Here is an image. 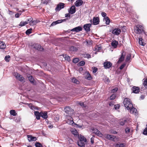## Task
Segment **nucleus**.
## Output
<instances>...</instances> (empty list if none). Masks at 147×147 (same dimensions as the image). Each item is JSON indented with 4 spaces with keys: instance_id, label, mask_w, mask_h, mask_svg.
Here are the masks:
<instances>
[{
    "instance_id": "680f3d73",
    "label": "nucleus",
    "mask_w": 147,
    "mask_h": 147,
    "mask_svg": "<svg viewBox=\"0 0 147 147\" xmlns=\"http://www.w3.org/2000/svg\"><path fill=\"white\" fill-rule=\"evenodd\" d=\"M57 24L60 23L62 22V20H58L56 21Z\"/></svg>"
},
{
    "instance_id": "f3484780",
    "label": "nucleus",
    "mask_w": 147,
    "mask_h": 147,
    "mask_svg": "<svg viewBox=\"0 0 147 147\" xmlns=\"http://www.w3.org/2000/svg\"><path fill=\"white\" fill-rule=\"evenodd\" d=\"M116 137L112 135L107 134L106 135V138H107L111 140H112L115 141L114 139Z\"/></svg>"
},
{
    "instance_id": "20e7f679",
    "label": "nucleus",
    "mask_w": 147,
    "mask_h": 147,
    "mask_svg": "<svg viewBox=\"0 0 147 147\" xmlns=\"http://www.w3.org/2000/svg\"><path fill=\"white\" fill-rule=\"evenodd\" d=\"M64 111L69 115H71L73 113V110L69 107H65L64 109Z\"/></svg>"
},
{
    "instance_id": "6ab92c4d",
    "label": "nucleus",
    "mask_w": 147,
    "mask_h": 147,
    "mask_svg": "<svg viewBox=\"0 0 147 147\" xmlns=\"http://www.w3.org/2000/svg\"><path fill=\"white\" fill-rule=\"evenodd\" d=\"M41 112L40 113L38 111H36L34 112V114L37 119L39 120L40 119V117L41 116Z\"/></svg>"
},
{
    "instance_id": "423d86ee",
    "label": "nucleus",
    "mask_w": 147,
    "mask_h": 147,
    "mask_svg": "<svg viewBox=\"0 0 147 147\" xmlns=\"http://www.w3.org/2000/svg\"><path fill=\"white\" fill-rule=\"evenodd\" d=\"M65 4L60 3L58 4L55 8V10L57 11H59L61 9L64 8Z\"/></svg>"
},
{
    "instance_id": "6e6552de",
    "label": "nucleus",
    "mask_w": 147,
    "mask_h": 147,
    "mask_svg": "<svg viewBox=\"0 0 147 147\" xmlns=\"http://www.w3.org/2000/svg\"><path fill=\"white\" fill-rule=\"evenodd\" d=\"M121 32V29L119 28H115L113 30L112 32L113 34L116 35H119Z\"/></svg>"
},
{
    "instance_id": "58836bf2",
    "label": "nucleus",
    "mask_w": 147,
    "mask_h": 147,
    "mask_svg": "<svg viewBox=\"0 0 147 147\" xmlns=\"http://www.w3.org/2000/svg\"><path fill=\"white\" fill-rule=\"evenodd\" d=\"M143 85L145 88L147 89V78L144 80L143 83Z\"/></svg>"
},
{
    "instance_id": "79ce46f5",
    "label": "nucleus",
    "mask_w": 147,
    "mask_h": 147,
    "mask_svg": "<svg viewBox=\"0 0 147 147\" xmlns=\"http://www.w3.org/2000/svg\"><path fill=\"white\" fill-rule=\"evenodd\" d=\"M85 62L83 61H81L78 64V66H83L85 64Z\"/></svg>"
},
{
    "instance_id": "6e6d98bb",
    "label": "nucleus",
    "mask_w": 147,
    "mask_h": 147,
    "mask_svg": "<svg viewBox=\"0 0 147 147\" xmlns=\"http://www.w3.org/2000/svg\"><path fill=\"white\" fill-rule=\"evenodd\" d=\"M101 15L102 17L105 18L106 16V14L104 12H103L101 13Z\"/></svg>"
},
{
    "instance_id": "09e8293b",
    "label": "nucleus",
    "mask_w": 147,
    "mask_h": 147,
    "mask_svg": "<svg viewBox=\"0 0 147 147\" xmlns=\"http://www.w3.org/2000/svg\"><path fill=\"white\" fill-rule=\"evenodd\" d=\"M143 134L145 135H147V128H146L144 130Z\"/></svg>"
},
{
    "instance_id": "bb28decb",
    "label": "nucleus",
    "mask_w": 147,
    "mask_h": 147,
    "mask_svg": "<svg viewBox=\"0 0 147 147\" xmlns=\"http://www.w3.org/2000/svg\"><path fill=\"white\" fill-rule=\"evenodd\" d=\"M127 121V120L125 119H121L120 120L119 122L121 125H123Z\"/></svg>"
},
{
    "instance_id": "1a4fd4ad",
    "label": "nucleus",
    "mask_w": 147,
    "mask_h": 147,
    "mask_svg": "<svg viewBox=\"0 0 147 147\" xmlns=\"http://www.w3.org/2000/svg\"><path fill=\"white\" fill-rule=\"evenodd\" d=\"M34 48L37 50L40 51H42L43 49L41 47V46L38 44H36L34 45Z\"/></svg>"
},
{
    "instance_id": "bf43d9fd",
    "label": "nucleus",
    "mask_w": 147,
    "mask_h": 147,
    "mask_svg": "<svg viewBox=\"0 0 147 147\" xmlns=\"http://www.w3.org/2000/svg\"><path fill=\"white\" fill-rule=\"evenodd\" d=\"M130 55L129 56H128L127 57L126 59V61H128L130 59Z\"/></svg>"
},
{
    "instance_id": "f8f14e48",
    "label": "nucleus",
    "mask_w": 147,
    "mask_h": 147,
    "mask_svg": "<svg viewBox=\"0 0 147 147\" xmlns=\"http://www.w3.org/2000/svg\"><path fill=\"white\" fill-rule=\"evenodd\" d=\"M112 65V63L110 62H105L104 63V66L105 68H109Z\"/></svg>"
},
{
    "instance_id": "2eb2a0df",
    "label": "nucleus",
    "mask_w": 147,
    "mask_h": 147,
    "mask_svg": "<svg viewBox=\"0 0 147 147\" xmlns=\"http://www.w3.org/2000/svg\"><path fill=\"white\" fill-rule=\"evenodd\" d=\"M82 30V28L81 26H79L72 29L71 30V31L78 32L79 31H81Z\"/></svg>"
},
{
    "instance_id": "5fc2aeb1",
    "label": "nucleus",
    "mask_w": 147,
    "mask_h": 147,
    "mask_svg": "<svg viewBox=\"0 0 147 147\" xmlns=\"http://www.w3.org/2000/svg\"><path fill=\"white\" fill-rule=\"evenodd\" d=\"M125 66V64H122L120 67V69H122Z\"/></svg>"
},
{
    "instance_id": "de8ad7c7",
    "label": "nucleus",
    "mask_w": 147,
    "mask_h": 147,
    "mask_svg": "<svg viewBox=\"0 0 147 147\" xmlns=\"http://www.w3.org/2000/svg\"><path fill=\"white\" fill-rule=\"evenodd\" d=\"M118 90V88H115L114 89L111 90V92L114 93L117 92Z\"/></svg>"
},
{
    "instance_id": "9b49d317",
    "label": "nucleus",
    "mask_w": 147,
    "mask_h": 147,
    "mask_svg": "<svg viewBox=\"0 0 147 147\" xmlns=\"http://www.w3.org/2000/svg\"><path fill=\"white\" fill-rule=\"evenodd\" d=\"M27 137L28 141L30 142L35 141L36 140V138L35 137L32 136L31 135H27Z\"/></svg>"
},
{
    "instance_id": "13d9d810",
    "label": "nucleus",
    "mask_w": 147,
    "mask_h": 147,
    "mask_svg": "<svg viewBox=\"0 0 147 147\" xmlns=\"http://www.w3.org/2000/svg\"><path fill=\"white\" fill-rule=\"evenodd\" d=\"M28 106L31 109H32V107L33 106V105L32 104H27Z\"/></svg>"
},
{
    "instance_id": "c9c22d12",
    "label": "nucleus",
    "mask_w": 147,
    "mask_h": 147,
    "mask_svg": "<svg viewBox=\"0 0 147 147\" xmlns=\"http://www.w3.org/2000/svg\"><path fill=\"white\" fill-rule=\"evenodd\" d=\"M10 113L11 115L15 116L16 115V112L15 110H11L10 111Z\"/></svg>"
},
{
    "instance_id": "9d476101",
    "label": "nucleus",
    "mask_w": 147,
    "mask_h": 147,
    "mask_svg": "<svg viewBox=\"0 0 147 147\" xmlns=\"http://www.w3.org/2000/svg\"><path fill=\"white\" fill-rule=\"evenodd\" d=\"M91 26V24H87L84 26V28L85 30L87 32H89L90 30V28Z\"/></svg>"
},
{
    "instance_id": "4be33fe9",
    "label": "nucleus",
    "mask_w": 147,
    "mask_h": 147,
    "mask_svg": "<svg viewBox=\"0 0 147 147\" xmlns=\"http://www.w3.org/2000/svg\"><path fill=\"white\" fill-rule=\"evenodd\" d=\"M129 110H130V112L131 113L135 114H136L137 110L136 109L133 107Z\"/></svg>"
},
{
    "instance_id": "49530a36",
    "label": "nucleus",
    "mask_w": 147,
    "mask_h": 147,
    "mask_svg": "<svg viewBox=\"0 0 147 147\" xmlns=\"http://www.w3.org/2000/svg\"><path fill=\"white\" fill-rule=\"evenodd\" d=\"M130 129L129 127H127L125 129V131L126 133H129L130 131Z\"/></svg>"
},
{
    "instance_id": "0e129e2a",
    "label": "nucleus",
    "mask_w": 147,
    "mask_h": 147,
    "mask_svg": "<svg viewBox=\"0 0 147 147\" xmlns=\"http://www.w3.org/2000/svg\"><path fill=\"white\" fill-rule=\"evenodd\" d=\"M19 26H23L25 25L23 23V22L22 21L20 22V23L19 24Z\"/></svg>"
},
{
    "instance_id": "7c9ffc66",
    "label": "nucleus",
    "mask_w": 147,
    "mask_h": 147,
    "mask_svg": "<svg viewBox=\"0 0 147 147\" xmlns=\"http://www.w3.org/2000/svg\"><path fill=\"white\" fill-rule=\"evenodd\" d=\"M139 42L140 45L143 46L145 45V44L143 42V40L142 38H139Z\"/></svg>"
},
{
    "instance_id": "a19ab883",
    "label": "nucleus",
    "mask_w": 147,
    "mask_h": 147,
    "mask_svg": "<svg viewBox=\"0 0 147 147\" xmlns=\"http://www.w3.org/2000/svg\"><path fill=\"white\" fill-rule=\"evenodd\" d=\"M32 29L31 28L27 30L26 32V33L27 35H28L31 33V31Z\"/></svg>"
},
{
    "instance_id": "c03bdc74",
    "label": "nucleus",
    "mask_w": 147,
    "mask_h": 147,
    "mask_svg": "<svg viewBox=\"0 0 147 147\" xmlns=\"http://www.w3.org/2000/svg\"><path fill=\"white\" fill-rule=\"evenodd\" d=\"M79 61V59L78 58H76L73 59V63H77Z\"/></svg>"
},
{
    "instance_id": "2f4dec72",
    "label": "nucleus",
    "mask_w": 147,
    "mask_h": 147,
    "mask_svg": "<svg viewBox=\"0 0 147 147\" xmlns=\"http://www.w3.org/2000/svg\"><path fill=\"white\" fill-rule=\"evenodd\" d=\"M28 79L31 83H33L34 79L32 76L28 77Z\"/></svg>"
},
{
    "instance_id": "37998d69",
    "label": "nucleus",
    "mask_w": 147,
    "mask_h": 147,
    "mask_svg": "<svg viewBox=\"0 0 147 147\" xmlns=\"http://www.w3.org/2000/svg\"><path fill=\"white\" fill-rule=\"evenodd\" d=\"M116 96L115 94H113L110 97V99L111 100H114L116 98Z\"/></svg>"
},
{
    "instance_id": "0eeeda50",
    "label": "nucleus",
    "mask_w": 147,
    "mask_h": 147,
    "mask_svg": "<svg viewBox=\"0 0 147 147\" xmlns=\"http://www.w3.org/2000/svg\"><path fill=\"white\" fill-rule=\"evenodd\" d=\"M15 76L17 78V79L20 82H22L24 80V78L22 76L18 73H16L15 75Z\"/></svg>"
},
{
    "instance_id": "a18cd8bd",
    "label": "nucleus",
    "mask_w": 147,
    "mask_h": 147,
    "mask_svg": "<svg viewBox=\"0 0 147 147\" xmlns=\"http://www.w3.org/2000/svg\"><path fill=\"white\" fill-rule=\"evenodd\" d=\"M81 106L83 107H85L86 106L83 102H80L78 104Z\"/></svg>"
},
{
    "instance_id": "ea45409f",
    "label": "nucleus",
    "mask_w": 147,
    "mask_h": 147,
    "mask_svg": "<svg viewBox=\"0 0 147 147\" xmlns=\"http://www.w3.org/2000/svg\"><path fill=\"white\" fill-rule=\"evenodd\" d=\"M36 147H42V145L40 143L36 142L35 144Z\"/></svg>"
},
{
    "instance_id": "3c124183",
    "label": "nucleus",
    "mask_w": 147,
    "mask_h": 147,
    "mask_svg": "<svg viewBox=\"0 0 147 147\" xmlns=\"http://www.w3.org/2000/svg\"><path fill=\"white\" fill-rule=\"evenodd\" d=\"M120 107V105L117 104V105H114V108L116 110L117 109H119Z\"/></svg>"
},
{
    "instance_id": "dca6fc26",
    "label": "nucleus",
    "mask_w": 147,
    "mask_h": 147,
    "mask_svg": "<svg viewBox=\"0 0 147 147\" xmlns=\"http://www.w3.org/2000/svg\"><path fill=\"white\" fill-rule=\"evenodd\" d=\"M132 90L133 93H138L140 91V89L138 87L134 86L132 88Z\"/></svg>"
},
{
    "instance_id": "39448f33",
    "label": "nucleus",
    "mask_w": 147,
    "mask_h": 147,
    "mask_svg": "<svg viewBox=\"0 0 147 147\" xmlns=\"http://www.w3.org/2000/svg\"><path fill=\"white\" fill-rule=\"evenodd\" d=\"M28 22H29V24L31 26L35 25L38 22V21L37 20H33L32 18H30L28 19Z\"/></svg>"
},
{
    "instance_id": "412c9836",
    "label": "nucleus",
    "mask_w": 147,
    "mask_h": 147,
    "mask_svg": "<svg viewBox=\"0 0 147 147\" xmlns=\"http://www.w3.org/2000/svg\"><path fill=\"white\" fill-rule=\"evenodd\" d=\"M6 45L5 43L2 41H0V49H4L6 48Z\"/></svg>"
},
{
    "instance_id": "b1692460",
    "label": "nucleus",
    "mask_w": 147,
    "mask_h": 147,
    "mask_svg": "<svg viewBox=\"0 0 147 147\" xmlns=\"http://www.w3.org/2000/svg\"><path fill=\"white\" fill-rule=\"evenodd\" d=\"M78 50V48L74 46H71L69 48V50L71 51L76 52Z\"/></svg>"
},
{
    "instance_id": "c85d7f7f",
    "label": "nucleus",
    "mask_w": 147,
    "mask_h": 147,
    "mask_svg": "<svg viewBox=\"0 0 147 147\" xmlns=\"http://www.w3.org/2000/svg\"><path fill=\"white\" fill-rule=\"evenodd\" d=\"M85 78L88 80H90L92 79V77L89 73H88L86 75Z\"/></svg>"
},
{
    "instance_id": "864d4df0",
    "label": "nucleus",
    "mask_w": 147,
    "mask_h": 147,
    "mask_svg": "<svg viewBox=\"0 0 147 147\" xmlns=\"http://www.w3.org/2000/svg\"><path fill=\"white\" fill-rule=\"evenodd\" d=\"M72 133L74 135H77L78 134V133L76 130H74L72 131Z\"/></svg>"
},
{
    "instance_id": "69168bd1",
    "label": "nucleus",
    "mask_w": 147,
    "mask_h": 147,
    "mask_svg": "<svg viewBox=\"0 0 147 147\" xmlns=\"http://www.w3.org/2000/svg\"><path fill=\"white\" fill-rule=\"evenodd\" d=\"M86 42L87 44L88 45H90L91 44V42L89 40H86Z\"/></svg>"
},
{
    "instance_id": "f03ea898",
    "label": "nucleus",
    "mask_w": 147,
    "mask_h": 147,
    "mask_svg": "<svg viewBox=\"0 0 147 147\" xmlns=\"http://www.w3.org/2000/svg\"><path fill=\"white\" fill-rule=\"evenodd\" d=\"M123 104L127 109L129 110L133 107V104L130 100L127 98H125L124 100Z\"/></svg>"
},
{
    "instance_id": "f704fd0d",
    "label": "nucleus",
    "mask_w": 147,
    "mask_h": 147,
    "mask_svg": "<svg viewBox=\"0 0 147 147\" xmlns=\"http://www.w3.org/2000/svg\"><path fill=\"white\" fill-rule=\"evenodd\" d=\"M72 81L74 83H75L76 84H79V81L75 78H73L72 79Z\"/></svg>"
},
{
    "instance_id": "ddd939ff",
    "label": "nucleus",
    "mask_w": 147,
    "mask_h": 147,
    "mask_svg": "<svg viewBox=\"0 0 147 147\" xmlns=\"http://www.w3.org/2000/svg\"><path fill=\"white\" fill-rule=\"evenodd\" d=\"M76 11V8L74 5L72 6L70 8L69 12L71 14L74 13Z\"/></svg>"
},
{
    "instance_id": "72a5a7b5",
    "label": "nucleus",
    "mask_w": 147,
    "mask_h": 147,
    "mask_svg": "<svg viewBox=\"0 0 147 147\" xmlns=\"http://www.w3.org/2000/svg\"><path fill=\"white\" fill-rule=\"evenodd\" d=\"M102 49L101 46L100 45H97L95 47V50L97 51H99Z\"/></svg>"
},
{
    "instance_id": "5701e85b",
    "label": "nucleus",
    "mask_w": 147,
    "mask_h": 147,
    "mask_svg": "<svg viewBox=\"0 0 147 147\" xmlns=\"http://www.w3.org/2000/svg\"><path fill=\"white\" fill-rule=\"evenodd\" d=\"M118 45V42L115 40L113 41L111 43V46L114 48H116Z\"/></svg>"
},
{
    "instance_id": "603ef678",
    "label": "nucleus",
    "mask_w": 147,
    "mask_h": 147,
    "mask_svg": "<svg viewBox=\"0 0 147 147\" xmlns=\"http://www.w3.org/2000/svg\"><path fill=\"white\" fill-rule=\"evenodd\" d=\"M94 136H93L90 139V142L92 144H93L94 142Z\"/></svg>"
},
{
    "instance_id": "4c0bfd02",
    "label": "nucleus",
    "mask_w": 147,
    "mask_h": 147,
    "mask_svg": "<svg viewBox=\"0 0 147 147\" xmlns=\"http://www.w3.org/2000/svg\"><path fill=\"white\" fill-rule=\"evenodd\" d=\"M10 56L9 55H8L5 56V59L7 62H8L10 60Z\"/></svg>"
},
{
    "instance_id": "4d7b16f0",
    "label": "nucleus",
    "mask_w": 147,
    "mask_h": 147,
    "mask_svg": "<svg viewBox=\"0 0 147 147\" xmlns=\"http://www.w3.org/2000/svg\"><path fill=\"white\" fill-rule=\"evenodd\" d=\"M38 107H35L34 105L32 109V110H38Z\"/></svg>"
},
{
    "instance_id": "f257e3e1",
    "label": "nucleus",
    "mask_w": 147,
    "mask_h": 147,
    "mask_svg": "<svg viewBox=\"0 0 147 147\" xmlns=\"http://www.w3.org/2000/svg\"><path fill=\"white\" fill-rule=\"evenodd\" d=\"M78 138L79 139V140L78 142V145L81 147H84V143L87 141L86 138L81 135H78Z\"/></svg>"
},
{
    "instance_id": "8fccbe9b",
    "label": "nucleus",
    "mask_w": 147,
    "mask_h": 147,
    "mask_svg": "<svg viewBox=\"0 0 147 147\" xmlns=\"http://www.w3.org/2000/svg\"><path fill=\"white\" fill-rule=\"evenodd\" d=\"M97 68L95 67H94L93 69L92 72L93 73H95L97 71Z\"/></svg>"
},
{
    "instance_id": "4468645a",
    "label": "nucleus",
    "mask_w": 147,
    "mask_h": 147,
    "mask_svg": "<svg viewBox=\"0 0 147 147\" xmlns=\"http://www.w3.org/2000/svg\"><path fill=\"white\" fill-rule=\"evenodd\" d=\"M99 18L98 17H94L93 19V24L94 25H96L99 24Z\"/></svg>"
},
{
    "instance_id": "052dcab7",
    "label": "nucleus",
    "mask_w": 147,
    "mask_h": 147,
    "mask_svg": "<svg viewBox=\"0 0 147 147\" xmlns=\"http://www.w3.org/2000/svg\"><path fill=\"white\" fill-rule=\"evenodd\" d=\"M57 24V23L56 22V21H55V22H53L51 24V25L52 26H54L55 25H56V24Z\"/></svg>"
},
{
    "instance_id": "a211bd4d",
    "label": "nucleus",
    "mask_w": 147,
    "mask_h": 147,
    "mask_svg": "<svg viewBox=\"0 0 147 147\" xmlns=\"http://www.w3.org/2000/svg\"><path fill=\"white\" fill-rule=\"evenodd\" d=\"M83 3L82 0H77L75 2V5L76 7H78L82 5Z\"/></svg>"
},
{
    "instance_id": "e433bc0d",
    "label": "nucleus",
    "mask_w": 147,
    "mask_h": 147,
    "mask_svg": "<svg viewBox=\"0 0 147 147\" xmlns=\"http://www.w3.org/2000/svg\"><path fill=\"white\" fill-rule=\"evenodd\" d=\"M50 1V0H42L41 3L43 4H47Z\"/></svg>"
},
{
    "instance_id": "e2e57ef3",
    "label": "nucleus",
    "mask_w": 147,
    "mask_h": 147,
    "mask_svg": "<svg viewBox=\"0 0 147 147\" xmlns=\"http://www.w3.org/2000/svg\"><path fill=\"white\" fill-rule=\"evenodd\" d=\"M21 15V14L17 13L15 14V16L16 18H18L20 17V16Z\"/></svg>"
},
{
    "instance_id": "a878e982",
    "label": "nucleus",
    "mask_w": 147,
    "mask_h": 147,
    "mask_svg": "<svg viewBox=\"0 0 147 147\" xmlns=\"http://www.w3.org/2000/svg\"><path fill=\"white\" fill-rule=\"evenodd\" d=\"M104 21H106V24L107 25H109L110 22V20L109 18L108 17H106L104 18L103 19Z\"/></svg>"
},
{
    "instance_id": "393cba45",
    "label": "nucleus",
    "mask_w": 147,
    "mask_h": 147,
    "mask_svg": "<svg viewBox=\"0 0 147 147\" xmlns=\"http://www.w3.org/2000/svg\"><path fill=\"white\" fill-rule=\"evenodd\" d=\"M124 57L123 56V53H122L121 56L119 58V59L117 61V63H119L123 61L124 60Z\"/></svg>"
},
{
    "instance_id": "cd10ccee",
    "label": "nucleus",
    "mask_w": 147,
    "mask_h": 147,
    "mask_svg": "<svg viewBox=\"0 0 147 147\" xmlns=\"http://www.w3.org/2000/svg\"><path fill=\"white\" fill-rule=\"evenodd\" d=\"M63 56L65 58V60L69 61H70V57L69 56L67 55L63 54Z\"/></svg>"
},
{
    "instance_id": "338daca9",
    "label": "nucleus",
    "mask_w": 147,
    "mask_h": 147,
    "mask_svg": "<svg viewBox=\"0 0 147 147\" xmlns=\"http://www.w3.org/2000/svg\"><path fill=\"white\" fill-rule=\"evenodd\" d=\"M68 17L69 18H70V15L69 13H66L65 14V17Z\"/></svg>"
},
{
    "instance_id": "473e14b6",
    "label": "nucleus",
    "mask_w": 147,
    "mask_h": 147,
    "mask_svg": "<svg viewBox=\"0 0 147 147\" xmlns=\"http://www.w3.org/2000/svg\"><path fill=\"white\" fill-rule=\"evenodd\" d=\"M125 144L124 143L118 144L117 143L115 145V146L116 147H124L125 146Z\"/></svg>"
},
{
    "instance_id": "7ed1b4c3",
    "label": "nucleus",
    "mask_w": 147,
    "mask_h": 147,
    "mask_svg": "<svg viewBox=\"0 0 147 147\" xmlns=\"http://www.w3.org/2000/svg\"><path fill=\"white\" fill-rule=\"evenodd\" d=\"M134 32L137 34H140L144 31L143 27L139 25H138L134 29Z\"/></svg>"
},
{
    "instance_id": "c756f323",
    "label": "nucleus",
    "mask_w": 147,
    "mask_h": 147,
    "mask_svg": "<svg viewBox=\"0 0 147 147\" xmlns=\"http://www.w3.org/2000/svg\"><path fill=\"white\" fill-rule=\"evenodd\" d=\"M93 132L95 134L99 135L101 134L100 132L96 129H95L93 130Z\"/></svg>"
},
{
    "instance_id": "774afa93",
    "label": "nucleus",
    "mask_w": 147,
    "mask_h": 147,
    "mask_svg": "<svg viewBox=\"0 0 147 147\" xmlns=\"http://www.w3.org/2000/svg\"><path fill=\"white\" fill-rule=\"evenodd\" d=\"M23 23L25 25L29 23V22H28V19L27 21L25 22H23Z\"/></svg>"
},
{
    "instance_id": "aec40b11",
    "label": "nucleus",
    "mask_w": 147,
    "mask_h": 147,
    "mask_svg": "<svg viewBox=\"0 0 147 147\" xmlns=\"http://www.w3.org/2000/svg\"><path fill=\"white\" fill-rule=\"evenodd\" d=\"M41 117L45 119L47 118L48 117L47 113L46 111H45L44 112H41Z\"/></svg>"
}]
</instances>
